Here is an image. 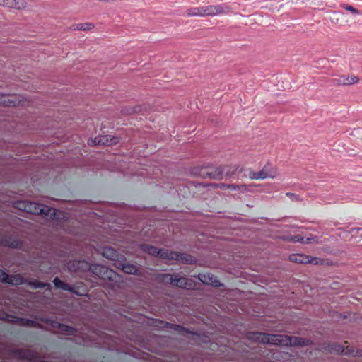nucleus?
<instances>
[{"mask_svg": "<svg viewBox=\"0 0 362 362\" xmlns=\"http://www.w3.org/2000/svg\"><path fill=\"white\" fill-rule=\"evenodd\" d=\"M250 338L258 342L274 345L305 346L308 344V340L305 339L283 334H269L255 332L251 334Z\"/></svg>", "mask_w": 362, "mask_h": 362, "instance_id": "f257e3e1", "label": "nucleus"}, {"mask_svg": "<svg viewBox=\"0 0 362 362\" xmlns=\"http://www.w3.org/2000/svg\"><path fill=\"white\" fill-rule=\"evenodd\" d=\"M141 249L151 255L158 256L163 259L177 260L185 264H193L196 262L194 257L185 253H178L168 250H158L156 247L148 245H141Z\"/></svg>", "mask_w": 362, "mask_h": 362, "instance_id": "f03ea898", "label": "nucleus"}, {"mask_svg": "<svg viewBox=\"0 0 362 362\" xmlns=\"http://www.w3.org/2000/svg\"><path fill=\"white\" fill-rule=\"evenodd\" d=\"M278 175L274 168L269 165H265L259 172L251 171L249 173V178L251 180H264L267 178L274 179Z\"/></svg>", "mask_w": 362, "mask_h": 362, "instance_id": "7ed1b4c3", "label": "nucleus"}, {"mask_svg": "<svg viewBox=\"0 0 362 362\" xmlns=\"http://www.w3.org/2000/svg\"><path fill=\"white\" fill-rule=\"evenodd\" d=\"M26 212L33 214H45L46 216L50 214V216L54 218L57 216V211L54 209L30 202H28Z\"/></svg>", "mask_w": 362, "mask_h": 362, "instance_id": "20e7f679", "label": "nucleus"}, {"mask_svg": "<svg viewBox=\"0 0 362 362\" xmlns=\"http://www.w3.org/2000/svg\"><path fill=\"white\" fill-rule=\"evenodd\" d=\"M24 99L22 96L15 94H1L0 95V105L6 106H16L23 105Z\"/></svg>", "mask_w": 362, "mask_h": 362, "instance_id": "39448f33", "label": "nucleus"}, {"mask_svg": "<svg viewBox=\"0 0 362 362\" xmlns=\"http://www.w3.org/2000/svg\"><path fill=\"white\" fill-rule=\"evenodd\" d=\"M230 8L222 5H209L204 6V17L215 16L221 14L227 13L230 11Z\"/></svg>", "mask_w": 362, "mask_h": 362, "instance_id": "423d86ee", "label": "nucleus"}, {"mask_svg": "<svg viewBox=\"0 0 362 362\" xmlns=\"http://www.w3.org/2000/svg\"><path fill=\"white\" fill-rule=\"evenodd\" d=\"M289 260L295 263L317 264L319 260L316 257H312L303 254H292L288 257Z\"/></svg>", "mask_w": 362, "mask_h": 362, "instance_id": "0eeeda50", "label": "nucleus"}, {"mask_svg": "<svg viewBox=\"0 0 362 362\" xmlns=\"http://www.w3.org/2000/svg\"><path fill=\"white\" fill-rule=\"evenodd\" d=\"M0 281L12 285H19L23 283V278L19 274L8 275L2 270H0Z\"/></svg>", "mask_w": 362, "mask_h": 362, "instance_id": "6e6552de", "label": "nucleus"}, {"mask_svg": "<svg viewBox=\"0 0 362 362\" xmlns=\"http://www.w3.org/2000/svg\"><path fill=\"white\" fill-rule=\"evenodd\" d=\"M199 279L204 284L211 285L215 287L221 286V282L217 278L210 273H202L198 275Z\"/></svg>", "mask_w": 362, "mask_h": 362, "instance_id": "1a4fd4ad", "label": "nucleus"}, {"mask_svg": "<svg viewBox=\"0 0 362 362\" xmlns=\"http://www.w3.org/2000/svg\"><path fill=\"white\" fill-rule=\"evenodd\" d=\"M358 82L359 78L354 75L341 76L334 80V83L339 86H349Z\"/></svg>", "mask_w": 362, "mask_h": 362, "instance_id": "9d476101", "label": "nucleus"}, {"mask_svg": "<svg viewBox=\"0 0 362 362\" xmlns=\"http://www.w3.org/2000/svg\"><path fill=\"white\" fill-rule=\"evenodd\" d=\"M0 5L14 9H23L27 6L24 0H0Z\"/></svg>", "mask_w": 362, "mask_h": 362, "instance_id": "9b49d317", "label": "nucleus"}, {"mask_svg": "<svg viewBox=\"0 0 362 362\" xmlns=\"http://www.w3.org/2000/svg\"><path fill=\"white\" fill-rule=\"evenodd\" d=\"M119 142V138L110 135H103L95 137L93 143L95 144L102 145H112Z\"/></svg>", "mask_w": 362, "mask_h": 362, "instance_id": "f8f14e48", "label": "nucleus"}, {"mask_svg": "<svg viewBox=\"0 0 362 362\" xmlns=\"http://www.w3.org/2000/svg\"><path fill=\"white\" fill-rule=\"evenodd\" d=\"M93 272L103 279H111L114 275L112 270L108 269L107 267L102 265H94L92 268Z\"/></svg>", "mask_w": 362, "mask_h": 362, "instance_id": "ddd939ff", "label": "nucleus"}, {"mask_svg": "<svg viewBox=\"0 0 362 362\" xmlns=\"http://www.w3.org/2000/svg\"><path fill=\"white\" fill-rule=\"evenodd\" d=\"M217 186L222 189H230V190H238L241 193H245L246 192H252L250 189V186L242 185H226V184H219Z\"/></svg>", "mask_w": 362, "mask_h": 362, "instance_id": "4468645a", "label": "nucleus"}, {"mask_svg": "<svg viewBox=\"0 0 362 362\" xmlns=\"http://www.w3.org/2000/svg\"><path fill=\"white\" fill-rule=\"evenodd\" d=\"M174 286L182 288H190L192 286V283L190 279L186 277H182L179 275H176L175 281Z\"/></svg>", "mask_w": 362, "mask_h": 362, "instance_id": "2eb2a0df", "label": "nucleus"}, {"mask_svg": "<svg viewBox=\"0 0 362 362\" xmlns=\"http://www.w3.org/2000/svg\"><path fill=\"white\" fill-rule=\"evenodd\" d=\"M186 14L188 17H204V6L188 8Z\"/></svg>", "mask_w": 362, "mask_h": 362, "instance_id": "dca6fc26", "label": "nucleus"}, {"mask_svg": "<svg viewBox=\"0 0 362 362\" xmlns=\"http://www.w3.org/2000/svg\"><path fill=\"white\" fill-rule=\"evenodd\" d=\"M95 28V25L92 23L86 22L83 23L75 24L72 26L74 30L89 31Z\"/></svg>", "mask_w": 362, "mask_h": 362, "instance_id": "f3484780", "label": "nucleus"}, {"mask_svg": "<svg viewBox=\"0 0 362 362\" xmlns=\"http://www.w3.org/2000/svg\"><path fill=\"white\" fill-rule=\"evenodd\" d=\"M103 255L107 259H114L117 257V252L115 250L110 247H104L103 249Z\"/></svg>", "mask_w": 362, "mask_h": 362, "instance_id": "a211bd4d", "label": "nucleus"}, {"mask_svg": "<svg viewBox=\"0 0 362 362\" xmlns=\"http://www.w3.org/2000/svg\"><path fill=\"white\" fill-rule=\"evenodd\" d=\"M176 279V275L164 274L160 275V280L165 284H171L174 285Z\"/></svg>", "mask_w": 362, "mask_h": 362, "instance_id": "6ab92c4d", "label": "nucleus"}, {"mask_svg": "<svg viewBox=\"0 0 362 362\" xmlns=\"http://www.w3.org/2000/svg\"><path fill=\"white\" fill-rule=\"evenodd\" d=\"M122 269L127 274H134L137 272V268L135 265L131 264H123Z\"/></svg>", "mask_w": 362, "mask_h": 362, "instance_id": "aec40b11", "label": "nucleus"}, {"mask_svg": "<svg viewBox=\"0 0 362 362\" xmlns=\"http://www.w3.org/2000/svg\"><path fill=\"white\" fill-rule=\"evenodd\" d=\"M283 240L292 243H304V237L300 235L284 237Z\"/></svg>", "mask_w": 362, "mask_h": 362, "instance_id": "412c9836", "label": "nucleus"}, {"mask_svg": "<svg viewBox=\"0 0 362 362\" xmlns=\"http://www.w3.org/2000/svg\"><path fill=\"white\" fill-rule=\"evenodd\" d=\"M125 111L127 114L141 113L144 112V108L141 105H135L126 108Z\"/></svg>", "mask_w": 362, "mask_h": 362, "instance_id": "4be33fe9", "label": "nucleus"}, {"mask_svg": "<svg viewBox=\"0 0 362 362\" xmlns=\"http://www.w3.org/2000/svg\"><path fill=\"white\" fill-rule=\"evenodd\" d=\"M53 283L56 288H62L65 291L71 290V287L69 285L64 284L58 278H55L54 280L53 281Z\"/></svg>", "mask_w": 362, "mask_h": 362, "instance_id": "5701e85b", "label": "nucleus"}, {"mask_svg": "<svg viewBox=\"0 0 362 362\" xmlns=\"http://www.w3.org/2000/svg\"><path fill=\"white\" fill-rule=\"evenodd\" d=\"M343 8H344L345 10L351 12L352 14L354 15H356V16H359V15H361V13L360 12L359 10L355 8L354 7H353L351 5H348V4H343L341 6Z\"/></svg>", "mask_w": 362, "mask_h": 362, "instance_id": "b1692460", "label": "nucleus"}, {"mask_svg": "<svg viewBox=\"0 0 362 362\" xmlns=\"http://www.w3.org/2000/svg\"><path fill=\"white\" fill-rule=\"evenodd\" d=\"M28 204L27 201H18L14 203V206L16 209L26 212Z\"/></svg>", "mask_w": 362, "mask_h": 362, "instance_id": "393cba45", "label": "nucleus"}, {"mask_svg": "<svg viewBox=\"0 0 362 362\" xmlns=\"http://www.w3.org/2000/svg\"><path fill=\"white\" fill-rule=\"evenodd\" d=\"M224 173V168H218L214 170V172L212 173V178L215 180H220L223 178V174Z\"/></svg>", "mask_w": 362, "mask_h": 362, "instance_id": "a878e982", "label": "nucleus"}, {"mask_svg": "<svg viewBox=\"0 0 362 362\" xmlns=\"http://www.w3.org/2000/svg\"><path fill=\"white\" fill-rule=\"evenodd\" d=\"M317 237L310 235L309 237L305 238H304V244H310V243H317Z\"/></svg>", "mask_w": 362, "mask_h": 362, "instance_id": "bb28decb", "label": "nucleus"}, {"mask_svg": "<svg viewBox=\"0 0 362 362\" xmlns=\"http://www.w3.org/2000/svg\"><path fill=\"white\" fill-rule=\"evenodd\" d=\"M58 327L62 332H66L69 333L72 332L74 330L72 327L62 324H58Z\"/></svg>", "mask_w": 362, "mask_h": 362, "instance_id": "cd10ccee", "label": "nucleus"}, {"mask_svg": "<svg viewBox=\"0 0 362 362\" xmlns=\"http://www.w3.org/2000/svg\"><path fill=\"white\" fill-rule=\"evenodd\" d=\"M286 196L288 197L292 201L298 202L300 201L301 199L300 197L294 193L287 192Z\"/></svg>", "mask_w": 362, "mask_h": 362, "instance_id": "c85d7f7f", "label": "nucleus"}, {"mask_svg": "<svg viewBox=\"0 0 362 362\" xmlns=\"http://www.w3.org/2000/svg\"><path fill=\"white\" fill-rule=\"evenodd\" d=\"M334 351L337 353H345L346 354H347V351H345V350L341 346H336Z\"/></svg>", "mask_w": 362, "mask_h": 362, "instance_id": "c756f323", "label": "nucleus"}, {"mask_svg": "<svg viewBox=\"0 0 362 362\" xmlns=\"http://www.w3.org/2000/svg\"><path fill=\"white\" fill-rule=\"evenodd\" d=\"M46 285H47V284H45L40 283V282L33 284V286H34L35 288H43V287H45ZM47 285H48V286H49V284H47Z\"/></svg>", "mask_w": 362, "mask_h": 362, "instance_id": "7c9ffc66", "label": "nucleus"}, {"mask_svg": "<svg viewBox=\"0 0 362 362\" xmlns=\"http://www.w3.org/2000/svg\"><path fill=\"white\" fill-rule=\"evenodd\" d=\"M58 323L57 322H54V324L53 325L54 327H55Z\"/></svg>", "mask_w": 362, "mask_h": 362, "instance_id": "2f4dec72", "label": "nucleus"}]
</instances>
